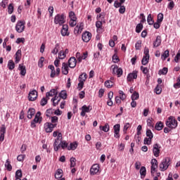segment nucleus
<instances>
[{"mask_svg":"<svg viewBox=\"0 0 180 180\" xmlns=\"http://www.w3.org/2000/svg\"><path fill=\"white\" fill-rule=\"evenodd\" d=\"M161 41V36H157L155 41L153 42V47H160Z\"/></svg>","mask_w":180,"mask_h":180,"instance_id":"obj_23","label":"nucleus"},{"mask_svg":"<svg viewBox=\"0 0 180 180\" xmlns=\"http://www.w3.org/2000/svg\"><path fill=\"white\" fill-rule=\"evenodd\" d=\"M141 70L142 71L143 74H148V68L141 66Z\"/></svg>","mask_w":180,"mask_h":180,"instance_id":"obj_64","label":"nucleus"},{"mask_svg":"<svg viewBox=\"0 0 180 180\" xmlns=\"http://www.w3.org/2000/svg\"><path fill=\"white\" fill-rule=\"evenodd\" d=\"M74 33L75 34H79V33H82V30L79 28V25H77L75 27Z\"/></svg>","mask_w":180,"mask_h":180,"instance_id":"obj_51","label":"nucleus"},{"mask_svg":"<svg viewBox=\"0 0 180 180\" xmlns=\"http://www.w3.org/2000/svg\"><path fill=\"white\" fill-rule=\"evenodd\" d=\"M60 50V44H56L55 45V48L51 51L52 54H54L55 56L57 55V53H58V51Z\"/></svg>","mask_w":180,"mask_h":180,"instance_id":"obj_38","label":"nucleus"},{"mask_svg":"<svg viewBox=\"0 0 180 180\" xmlns=\"http://www.w3.org/2000/svg\"><path fill=\"white\" fill-rule=\"evenodd\" d=\"M146 137L144 139V144H147L148 146H150L151 144V141L153 140V138L154 137V134H153V131H151V129H147L146 130Z\"/></svg>","mask_w":180,"mask_h":180,"instance_id":"obj_5","label":"nucleus"},{"mask_svg":"<svg viewBox=\"0 0 180 180\" xmlns=\"http://www.w3.org/2000/svg\"><path fill=\"white\" fill-rule=\"evenodd\" d=\"M171 165V158H164L159 165L160 170L164 172L168 169V167Z\"/></svg>","mask_w":180,"mask_h":180,"instance_id":"obj_1","label":"nucleus"},{"mask_svg":"<svg viewBox=\"0 0 180 180\" xmlns=\"http://www.w3.org/2000/svg\"><path fill=\"white\" fill-rule=\"evenodd\" d=\"M140 97V95L138 92L134 91L133 94L131 95V101H137L139 98Z\"/></svg>","mask_w":180,"mask_h":180,"instance_id":"obj_44","label":"nucleus"},{"mask_svg":"<svg viewBox=\"0 0 180 180\" xmlns=\"http://www.w3.org/2000/svg\"><path fill=\"white\" fill-rule=\"evenodd\" d=\"M77 147H78V143L73 142L70 143V146L68 147V150L74 151L75 150H77Z\"/></svg>","mask_w":180,"mask_h":180,"instance_id":"obj_27","label":"nucleus"},{"mask_svg":"<svg viewBox=\"0 0 180 180\" xmlns=\"http://www.w3.org/2000/svg\"><path fill=\"white\" fill-rule=\"evenodd\" d=\"M43 63H44V57H41L38 62V66L39 67V68H41V67H43Z\"/></svg>","mask_w":180,"mask_h":180,"instance_id":"obj_62","label":"nucleus"},{"mask_svg":"<svg viewBox=\"0 0 180 180\" xmlns=\"http://www.w3.org/2000/svg\"><path fill=\"white\" fill-rule=\"evenodd\" d=\"M69 25L71 27H74V26L77 25V20H70L69 21Z\"/></svg>","mask_w":180,"mask_h":180,"instance_id":"obj_61","label":"nucleus"},{"mask_svg":"<svg viewBox=\"0 0 180 180\" xmlns=\"http://www.w3.org/2000/svg\"><path fill=\"white\" fill-rule=\"evenodd\" d=\"M68 66L70 68H75V67H77V59L75 57H71L69 58Z\"/></svg>","mask_w":180,"mask_h":180,"instance_id":"obj_16","label":"nucleus"},{"mask_svg":"<svg viewBox=\"0 0 180 180\" xmlns=\"http://www.w3.org/2000/svg\"><path fill=\"white\" fill-rule=\"evenodd\" d=\"M5 167L7 170L12 171V165H11V162L9 161V160H6L5 163Z\"/></svg>","mask_w":180,"mask_h":180,"instance_id":"obj_46","label":"nucleus"},{"mask_svg":"<svg viewBox=\"0 0 180 180\" xmlns=\"http://www.w3.org/2000/svg\"><path fill=\"white\" fill-rule=\"evenodd\" d=\"M15 63L18 64V63H19V61H20L22 58V50L18 49L15 53Z\"/></svg>","mask_w":180,"mask_h":180,"instance_id":"obj_20","label":"nucleus"},{"mask_svg":"<svg viewBox=\"0 0 180 180\" xmlns=\"http://www.w3.org/2000/svg\"><path fill=\"white\" fill-rule=\"evenodd\" d=\"M140 174L141 176H146L147 174V169H146V167H141L140 169Z\"/></svg>","mask_w":180,"mask_h":180,"instance_id":"obj_48","label":"nucleus"},{"mask_svg":"<svg viewBox=\"0 0 180 180\" xmlns=\"http://www.w3.org/2000/svg\"><path fill=\"white\" fill-rule=\"evenodd\" d=\"M143 24L139 23L136 25V33H140L143 30Z\"/></svg>","mask_w":180,"mask_h":180,"instance_id":"obj_47","label":"nucleus"},{"mask_svg":"<svg viewBox=\"0 0 180 180\" xmlns=\"http://www.w3.org/2000/svg\"><path fill=\"white\" fill-rule=\"evenodd\" d=\"M8 0H3L1 3V6L4 8H6V5L8 4Z\"/></svg>","mask_w":180,"mask_h":180,"instance_id":"obj_63","label":"nucleus"},{"mask_svg":"<svg viewBox=\"0 0 180 180\" xmlns=\"http://www.w3.org/2000/svg\"><path fill=\"white\" fill-rule=\"evenodd\" d=\"M151 164V175L154 176V172H155V169L158 168V161H157V159H152L150 161Z\"/></svg>","mask_w":180,"mask_h":180,"instance_id":"obj_8","label":"nucleus"},{"mask_svg":"<svg viewBox=\"0 0 180 180\" xmlns=\"http://www.w3.org/2000/svg\"><path fill=\"white\" fill-rule=\"evenodd\" d=\"M55 127H57V124H53L51 122H46L44 124V129L46 133H51V131L54 130Z\"/></svg>","mask_w":180,"mask_h":180,"instance_id":"obj_6","label":"nucleus"},{"mask_svg":"<svg viewBox=\"0 0 180 180\" xmlns=\"http://www.w3.org/2000/svg\"><path fill=\"white\" fill-rule=\"evenodd\" d=\"M57 90L56 89H51L49 92H47L46 94V98H49V96H57Z\"/></svg>","mask_w":180,"mask_h":180,"instance_id":"obj_29","label":"nucleus"},{"mask_svg":"<svg viewBox=\"0 0 180 180\" xmlns=\"http://www.w3.org/2000/svg\"><path fill=\"white\" fill-rule=\"evenodd\" d=\"M155 129H156V130H158V131L162 130V129H164V123H162V122H159L156 123Z\"/></svg>","mask_w":180,"mask_h":180,"instance_id":"obj_31","label":"nucleus"},{"mask_svg":"<svg viewBox=\"0 0 180 180\" xmlns=\"http://www.w3.org/2000/svg\"><path fill=\"white\" fill-rule=\"evenodd\" d=\"M13 4H10L8 6V12L9 15H12V13H13Z\"/></svg>","mask_w":180,"mask_h":180,"instance_id":"obj_52","label":"nucleus"},{"mask_svg":"<svg viewBox=\"0 0 180 180\" xmlns=\"http://www.w3.org/2000/svg\"><path fill=\"white\" fill-rule=\"evenodd\" d=\"M162 20H164V14L160 13L158 15V20H157V22H159V23H161L162 22Z\"/></svg>","mask_w":180,"mask_h":180,"instance_id":"obj_53","label":"nucleus"},{"mask_svg":"<svg viewBox=\"0 0 180 180\" xmlns=\"http://www.w3.org/2000/svg\"><path fill=\"white\" fill-rule=\"evenodd\" d=\"M137 79V71H133V72L129 73L127 76V81L131 82L134 79Z\"/></svg>","mask_w":180,"mask_h":180,"instance_id":"obj_18","label":"nucleus"},{"mask_svg":"<svg viewBox=\"0 0 180 180\" xmlns=\"http://www.w3.org/2000/svg\"><path fill=\"white\" fill-rule=\"evenodd\" d=\"M49 99L50 98H47V96L42 98L41 100V102H40L41 106H46V105H47V102L49 101Z\"/></svg>","mask_w":180,"mask_h":180,"instance_id":"obj_34","label":"nucleus"},{"mask_svg":"<svg viewBox=\"0 0 180 180\" xmlns=\"http://www.w3.org/2000/svg\"><path fill=\"white\" fill-rule=\"evenodd\" d=\"M104 85L106 88H112V86H113V82L107 80L105 82Z\"/></svg>","mask_w":180,"mask_h":180,"instance_id":"obj_42","label":"nucleus"},{"mask_svg":"<svg viewBox=\"0 0 180 180\" xmlns=\"http://www.w3.org/2000/svg\"><path fill=\"white\" fill-rule=\"evenodd\" d=\"M65 57H67V55H65V52H64V51H59L58 58L60 60H64V58H65Z\"/></svg>","mask_w":180,"mask_h":180,"instance_id":"obj_40","label":"nucleus"},{"mask_svg":"<svg viewBox=\"0 0 180 180\" xmlns=\"http://www.w3.org/2000/svg\"><path fill=\"white\" fill-rule=\"evenodd\" d=\"M70 168H74L77 165V159L75 158H71L70 160Z\"/></svg>","mask_w":180,"mask_h":180,"instance_id":"obj_39","label":"nucleus"},{"mask_svg":"<svg viewBox=\"0 0 180 180\" xmlns=\"http://www.w3.org/2000/svg\"><path fill=\"white\" fill-rule=\"evenodd\" d=\"M174 88H175V89L180 88V76L177 78L176 83L174 84Z\"/></svg>","mask_w":180,"mask_h":180,"instance_id":"obj_56","label":"nucleus"},{"mask_svg":"<svg viewBox=\"0 0 180 180\" xmlns=\"http://www.w3.org/2000/svg\"><path fill=\"white\" fill-rule=\"evenodd\" d=\"M53 113L54 110H53V108L48 109L46 111V116H47V117H50V116H51V115H53Z\"/></svg>","mask_w":180,"mask_h":180,"instance_id":"obj_50","label":"nucleus"},{"mask_svg":"<svg viewBox=\"0 0 180 180\" xmlns=\"http://www.w3.org/2000/svg\"><path fill=\"white\" fill-rule=\"evenodd\" d=\"M69 18L70 20H77V17L75 16V13H74V11H70L69 13Z\"/></svg>","mask_w":180,"mask_h":180,"instance_id":"obj_55","label":"nucleus"},{"mask_svg":"<svg viewBox=\"0 0 180 180\" xmlns=\"http://www.w3.org/2000/svg\"><path fill=\"white\" fill-rule=\"evenodd\" d=\"M153 153L155 157H160V153H161V146L160 144L155 143L153 145Z\"/></svg>","mask_w":180,"mask_h":180,"instance_id":"obj_12","label":"nucleus"},{"mask_svg":"<svg viewBox=\"0 0 180 180\" xmlns=\"http://www.w3.org/2000/svg\"><path fill=\"white\" fill-rule=\"evenodd\" d=\"M60 147L63 148V150H65V148L68 149V143H67L65 141H61Z\"/></svg>","mask_w":180,"mask_h":180,"instance_id":"obj_43","label":"nucleus"},{"mask_svg":"<svg viewBox=\"0 0 180 180\" xmlns=\"http://www.w3.org/2000/svg\"><path fill=\"white\" fill-rule=\"evenodd\" d=\"M92 110V106L89 105L87 106L86 105H84L82 107V112L80 113V116H82V117H85V115H86V113H89V112H91Z\"/></svg>","mask_w":180,"mask_h":180,"instance_id":"obj_9","label":"nucleus"},{"mask_svg":"<svg viewBox=\"0 0 180 180\" xmlns=\"http://www.w3.org/2000/svg\"><path fill=\"white\" fill-rule=\"evenodd\" d=\"M25 158H26V155H19L17 157V160H18V161H20V162H22V161L25 160Z\"/></svg>","mask_w":180,"mask_h":180,"instance_id":"obj_57","label":"nucleus"},{"mask_svg":"<svg viewBox=\"0 0 180 180\" xmlns=\"http://www.w3.org/2000/svg\"><path fill=\"white\" fill-rule=\"evenodd\" d=\"M150 60V56H144L142 58L141 63L143 65H147L148 64V60Z\"/></svg>","mask_w":180,"mask_h":180,"instance_id":"obj_35","label":"nucleus"},{"mask_svg":"<svg viewBox=\"0 0 180 180\" xmlns=\"http://www.w3.org/2000/svg\"><path fill=\"white\" fill-rule=\"evenodd\" d=\"M111 68L112 69V74H114L115 75H117L118 78L123 75V69L119 68L117 65H112L111 66Z\"/></svg>","mask_w":180,"mask_h":180,"instance_id":"obj_7","label":"nucleus"},{"mask_svg":"<svg viewBox=\"0 0 180 180\" xmlns=\"http://www.w3.org/2000/svg\"><path fill=\"white\" fill-rule=\"evenodd\" d=\"M62 36H70V32H68V25H63L60 30Z\"/></svg>","mask_w":180,"mask_h":180,"instance_id":"obj_17","label":"nucleus"},{"mask_svg":"<svg viewBox=\"0 0 180 180\" xmlns=\"http://www.w3.org/2000/svg\"><path fill=\"white\" fill-rule=\"evenodd\" d=\"M96 27L97 28V33H102L103 28L102 27V21H97L96 22Z\"/></svg>","mask_w":180,"mask_h":180,"instance_id":"obj_22","label":"nucleus"},{"mask_svg":"<svg viewBox=\"0 0 180 180\" xmlns=\"http://www.w3.org/2000/svg\"><path fill=\"white\" fill-rule=\"evenodd\" d=\"M114 137L115 139H120V124H117L113 127Z\"/></svg>","mask_w":180,"mask_h":180,"instance_id":"obj_13","label":"nucleus"},{"mask_svg":"<svg viewBox=\"0 0 180 180\" xmlns=\"http://www.w3.org/2000/svg\"><path fill=\"white\" fill-rule=\"evenodd\" d=\"M48 68L51 71L50 75L51 78H56V72L54 65H50L48 66Z\"/></svg>","mask_w":180,"mask_h":180,"instance_id":"obj_21","label":"nucleus"},{"mask_svg":"<svg viewBox=\"0 0 180 180\" xmlns=\"http://www.w3.org/2000/svg\"><path fill=\"white\" fill-rule=\"evenodd\" d=\"M48 11L49 13L50 18H51L53 16V13H54V7L49 6L48 8Z\"/></svg>","mask_w":180,"mask_h":180,"instance_id":"obj_58","label":"nucleus"},{"mask_svg":"<svg viewBox=\"0 0 180 180\" xmlns=\"http://www.w3.org/2000/svg\"><path fill=\"white\" fill-rule=\"evenodd\" d=\"M168 57H169V50H166L164 51L163 54H162V57L161 58L163 60H167V58H168Z\"/></svg>","mask_w":180,"mask_h":180,"instance_id":"obj_41","label":"nucleus"},{"mask_svg":"<svg viewBox=\"0 0 180 180\" xmlns=\"http://www.w3.org/2000/svg\"><path fill=\"white\" fill-rule=\"evenodd\" d=\"M54 23L55 25H64L65 23V14H57L54 18Z\"/></svg>","mask_w":180,"mask_h":180,"instance_id":"obj_3","label":"nucleus"},{"mask_svg":"<svg viewBox=\"0 0 180 180\" xmlns=\"http://www.w3.org/2000/svg\"><path fill=\"white\" fill-rule=\"evenodd\" d=\"M34 113H36V110L34 108H30L27 112V118L32 119L34 116Z\"/></svg>","mask_w":180,"mask_h":180,"instance_id":"obj_28","label":"nucleus"},{"mask_svg":"<svg viewBox=\"0 0 180 180\" xmlns=\"http://www.w3.org/2000/svg\"><path fill=\"white\" fill-rule=\"evenodd\" d=\"M82 39L84 43H88L92 39V34L88 31L83 32Z\"/></svg>","mask_w":180,"mask_h":180,"instance_id":"obj_10","label":"nucleus"},{"mask_svg":"<svg viewBox=\"0 0 180 180\" xmlns=\"http://www.w3.org/2000/svg\"><path fill=\"white\" fill-rule=\"evenodd\" d=\"M136 50H140L141 49V40H139L135 44Z\"/></svg>","mask_w":180,"mask_h":180,"instance_id":"obj_59","label":"nucleus"},{"mask_svg":"<svg viewBox=\"0 0 180 180\" xmlns=\"http://www.w3.org/2000/svg\"><path fill=\"white\" fill-rule=\"evenodd\" d=\"M68 64L65 63H62V74L63 75H68Z\"/></svg>","mask_w":180,"mask_h":180,"instance_id":"obj_19","label":"nucleus"},{"mask_svg":"<svg viewBox=\"0 0 180 180\" xmlns=\"http://www.w3.org/2000/svg\"><path fill=\"white\" fill-rule=\"evenodd\" d=\"M166 126L169 129H176L178 127V121L173 116H170L166 121Z\"/></svg>","mask_w":180,"mask_h":180,"instance_id":"obj_2","label":"nucleus"},{"mask_svg":"<svg viewBox=\"0 0 180 180\" xmlns=\"http://www.w3.org/2000/svg\"><path fill=\"white\" fill-rule=\"evenodd\" d=\"M18 70H20V75H22V77H25V75H26V66L21 65L20 64L18 67Z\"/></svg>","mask_w":180,"mask_h":180,"instance_id":"obj_25","label":"nucleus"},{"mask_svg":"<svg viewBox=\"0 0 180 180\" xmlns=\"http://www.w3.org/2000/svg\"><path fill=\"white\" fill-rule=\"evenodd\" d=\"M168 72V68H163L162 70H160L158 72L159 75H167Z\"/></svg>","mask_w":180,"mask_h":180,"instance_id":"obj_37","label":"nucleus"},{"mask_svg":"<svg viewBox=\"0 0 180 180\" xmlns=\"http://www.w3.org/2000/svg\"><path fill=\"white\" fill-rule=\"evenodd\" d=\"M86 78H88V75H86V73H82L79 76L78 81L79 82L84 83L86 81Z\"/></svg>","mask_w":180,"mask_h":180,"instance_id":"obj_24","label":"nucleus"},{"mask_svg":"<svg viewBox=\"0 0 180 180\" xmlns=\"http://www.w3.org/2000/svg\"><path fill=\"white\" fill-rule=\"evenodd\" d=\"M100 130H103V131L108 133L110 130L109 124H105L104 126H100Z\"/></svg>","mask_w":180,"mask_h":180,"instance_id":"obj_33","label":"nucleus"},{"mask_svg":"<svg viewBox=\"0 0 180 180\" xmlns=\"http://www.w3.org/2000/svg\"><path fill=\"white\" fill-rule=\"evenodd\" d=\"M22 170H17L15 172V179H20L22 178Z\"/></svg>","mask_w":180,"mask_h":180,"instance_id":"obj_60","label":"nucleus"},{"mask_svg":"<svg viewBox=\"0 0 180 180\" xmlns=\"http://www.w3.org/2000/svg\"><path fill=\"white\" fill-rule=\"evenodd\" d=\"M99 172V165L95 164L93 165L90 169L91 175H96Z\"/></svg>","mask_w":180,"mask_h":180,"instance_id":"obj_15","label":"nucleus"},{"mask_svg":"<svg viewBox=\"0 0 180 180\" xmlns=\"http://www.w3.org/2000/svg\"><path fill=\"white\" fill-rule=\"evenodd\" d=\"M129 127H131V125L130 124V123H129V122L125 123V124L124 125V128H123V131H124V134H126V133H127V130L129 129Z\"/></svg>","mask_w":180,"mask_h":180,"instance_id":"obj_49","label":"nucleus"},{"mask_svg":"<svg viewBox=\"0 0 180 180\" xmlns=\"http://www.w3.org/2000/svg\"><path fill=\"white\" fill-rule=\"evenodd\" d=\"M148 24L150 25H154V20L153 17H151V14H149L147 18Z\"/></svg>","mask_w":180,"mask_h":180,"instance_id":"obj_45","label":"nucleus"},{"mask_svg":"<svg viewBox=\"0 0 180 180\" xmlns=\"http://www.w3.org/2000/svg\"><path fill=\"white\" fill-rule=\"evenodd\" d=\"M51 101H53V105L57 106V105L60 103V101H61V98H59V96H55L54 98L51 99Z\"/></svg>","mask_w":180,"mask_h":180,"instance_id":"obj_30","label":"nucleus"},{"mask_svg":"<svg viewBox=\"0 0 180 180\" xmlns=\"http://www.w3.org/2000/svg\"><path fill=\"white\" fill-rule=\"evenodd\" d=\"M51 122L52 124H56V123L58 122V117H57V116L51 117Z\"/></svg>","mask_w":180,"mask_h":180,"instance_id":"obj_54","label":"nucleus"},{"mask_svg":"<svg viewBox=\"0 0 180 180\" xmlns=\"http://www.w3.org/2000/svg\"><path fill=\"white\" fill-rule=\"evenodd\" d=\"M56 179H60V178H63V169H58L55 173Z\"/></svg>","mask_w":180,"mask_h":180,"instance_id":"obj_26","label":"nucleus"},{"mask_svg":"<svg viewBox=\"0 0 180 180\" xmlns=\"http://www.w3.org/2000/svg\"><path fill=\"white\" fill-rule=\"evenodd\" d=\"M8 68L11 71L15 68V62H13L12 60H8Z\"/></svg>","mask_w":180,"mask_h":180,"instance_id":"obj_32","label":"nucleus"},{"mask_svg":"<svg viewBox=\"0 0 180 180\" xmlns=\"http://www.w3.org/2000/svg\"><path fill=\"white\" fill-rule=\"evenodd\" d=\"M63 140V134L59 133L57 139H55L53 143V148L55 151H58L61 148V141Z\"/></svg>","mask_w":180,"mask_h":180,"instance_id":"obj_4","label":"nucleus"},{"mask_svg":"<svg viewBox=\"0 0 180 180\" xmlns=\"http://www.w3.org/2000/svg\"><path fill=\"white\" fill-rule=\"evenodd\" d=\"M15 30L18 33H22L25 30V22L23 21H18L15 25Z\"/></svg>","mask_w":180,"mask_h":180,"instance_id":"obj_11","label":"nucleus"},{"mask_svg":"<svg viewBox=\"0 0 180 180\" xmlns=\"http://www.w3.org/2000/svg\"><path fill=\"white\" fill-rule=\"evenodd\" d=\"M37 99V91L36 90H32L30 91L28 94V101L33 102Z\"/></svg>","mask_w":180,"mask_h":180,"instance_id":"obj_14","label":"nucleus"},{"mask_svg":"<svg viewBox=\"0 0 180 180\" xmlns=\"http://www.w3.org/2000/svg\"><path fill=\"white\" fill-rule=\"evenodd\" d=\"M58 96L60 99H67V91L65 90L60 91Z\"/></svg>","mask_w":180,"mask_h":180,"instance_id":"obj_36","label":"nucleus"}]
</instances>
